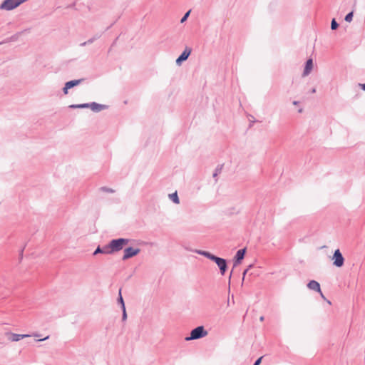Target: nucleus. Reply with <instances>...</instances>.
<instances>
[{
    "instance_id": "f257e3e1",
    "label": "nucleus",
    "mask_w": 365,
    "mask_h": 365,
    "mask_svg": "<svg viewBox=\"0 0 365 365\" xmlns=\"http://www.w3.org/2000/svg\"><path fill=\"white\" fill-rule=\"evenodd\" d=\"M197 252L198 254H200L201 255H203V256L207 257L208 259L214 261L217 264V266L219 267L221 274L222 275L225 274V272L227 270V263H226L225 259H224L222 258H220V257H216V256H215V255H212L211 253H210L208 252H206V251L199 250Z\"/></svg>"
},
{
    "instance_id": "f03ea898",
    "label": "nucleus",
    "mask_w": 365,
    "mask_h": 365,
    "mask_svg": "<svg viewBox=\"0 0 365 365\" xmlns=\"http://www.w3.org/2000/svg\"><path fill=\"white\" fill-rule=\"evenodd\" d=\"M128 240L125 239H118L113 240L110 242L109 247H108V254L113 252H117L123 249V247L128 244Z\"/></svg>"
},
{
    "instance_id": "7ed1b4c3",
    "label": "nucleus",
    "mask_w": 365,
    "mask_h": 365,
    "mask_svg": "<svg viewBox=\"0 0 365 365\" xmlns=\"http://www.w3.org/2000/svg\"><path fill=\"white\" fill-rule=\"evenodd\" d=\"M207 334V332L205 331L204 327L202 326H200L192 330L190 336L187 337L186 339H197L205 336Z\"/></svg>"
},
{
    "instance_id": "20e7f679",
    "label": "nucleus",
    "mask_w": 365,
    "mask_h": 365,
    "mask_svg": "<svg viewBox=\"0 0 365 365\" xmlns=\"http://www.w3.org/2000/svg\"><path fill=\"white\" fill-rule=\"evenodd\" d=\"M22 4L21 0H5L1 5V9L11 10Z\"/></svg>"
},
{
    "instance_id": "39448f33",
    "label": "nucleus",
    "mask_w": 365,
    "mask_h": 365,
    "mask_svg": "<svg viewBox=\"0 0 365 365\" xmlns=\"http://www.w3.org/2000/svg\"><path fill=\"white\" fill-rule=\"evenodd\" d=\"M332 259L334 260L333 264L337 267H341L343 266L344 262V259L340 252L339 250H336Z\"/></svg>"
},
{
    "instance_id": "423d86ee",
    "label": "nucleus",
    "mask_w": 365,
    "mask_h": 365,
    "mask_svg": "<svg viewBox=\"0 0 365 365\" xmlns=\"http://www.w3.org/2000/svg\"><path fill=\"white\" fill-rule=\"evenodd\" d=\"M140 252L139 249H133L132 247H128L124 250V255L123 257V259H127L130 257L135 256Z\"/></svg>"
},
{
    "instance_id": "0eeeda50",
    "label": "nucleus",
    "mask_w": 365,
    "mask_h": 365,
    "mask_svg": "<svg viewBox=\"0 0 365 365\" xmlns=\"http://www.w3.org/2000/svg\"><path fill=\"white\" fill-rule=\"evenodd\" d=\"M9 336V340L11 341H18L20 339L29 337L30 335L29 334H14V333H9L7 334Z\"/></svg>"
},
{
    "instance_id": "6e6552de",
    "label": "nucleus",
    "mask_w": 365,
    "mask_h": 365,
    "mask_svg": "<svg viewBox=\"0 0 365 365\" xmlns=\"http://www.w3.org/2000/svg\"><path fill=\"white\" fill-rule=\"evenodd\" d=\"M191 53V49L186 48L182 54L177 58L176 63L180 65L182 61H185Z\"/></svg>"
},
{
    "instance_id": "1a4fd4ad",
    "label": "nucleus",
    "mask_w": 365,
    "mask_h": 365,
    "mask_svg": "<svg viewBox=\"0 0 365 365\" xmlns=\"http://www.w3.org/2000/svg\"><path fill=\"white\" fill-rule=\"evenodd\" d=\"M312 68H313V61L312 58H310V59H308L306 63L303 76H307L312 71Z\"/></svg>"
},
{
    "instance_id": "9d476101",
    "label": "nucleus",
    "mask_w": 365,
    "mask_h": 365,
    "mask_svg": "<svg viewBox=\"0 0 365 365\" xmlns=\"http://www.w3.org/2000/svg\"><path fill=\"white\" fill-rule=\"evenodd\" d=\"M307 287L310 289H312V290H315L318 292H321V288H320V284L319 282H317V281L315 280H311L308 284H307Z\"/></svg>"
},
{
    "instance_id": "9b49d317",
    "label": "nucleus",
    "mask_w": 365,
    "mask_h": 365,
    "mask_svg": "<svg viewBox=\"0 0 365 365\" xmlns=\"http://www.w3.org/2000/svg\"><path fill=\"white\" fill-rule=\"evenodd\" d=\"M245 254V249L239 250L235 256V264H240L241 260L244 258Z\"/></svg>"
},
{
    "instance_id": "f8f14e48",
    "label": "nucleus",
    "mask_w": 365,
    "mask_h": 365,
    "mask_svg": "<svg viewBox=\"0 0 365 365\" xmlns=\"http://www.w3.org/2000/svg\"><path fill=\"white\" fill-rule=\"evenodd\" d=\"M81 81V79L68 81L66 83V88H71L76 86H78Z\"/></svg>"
},
{
    "instance_id": "ddd939ff",
    "label": "nucleus",
    "mask_w": 365,
    "mask_h": 365,
    "mask_svg": "<svg viewBox=\"0 0 365 365\" xmlns=\"http://www.w3.org/2000/svg\"><path fill=\"white\" fill-rule=\"evenodd\" d=\"M169 197H170V200H172L176 204H178L180 202L178 197L177 192H174L173 194H170L169 195Z\"/></svg>"
},
{
    "instance_id": "4468645a",
    "label": "nucleus",
    "mask_w": 365,
    "mask_h": 365,
    "mask_svg": "<svg viewBox=\"0 0 365 365\" xmlns=\"http://www.w3.org/2000/svg\"><path fill=\"white\" fill-rule=\"evenodd\" d=\"M100 190L101 191L106 192H110V193L114 192V190L109 188V187H101Z\"/></svg>"
},
{
    "instance_id": "2eb2a0df",
    "label": "nucleus",
    "mask_w": 365,
    "mask_h": 365,
    "mask_svg": "<svg viewBox=\"0 0 365 365\" xmlns=\"http://www.w3.org/2000/svg\"><path fill=\"white\" fill-rule=\"evenodd\" d=\"M118 301L121 304L122 308L124 309L125 308V304H124L123 299L122 295H121V289L119 290V299H118Z\"/></svg>"
},
{
    "instance_id": "dca6fc26",
    "label": "nucleus",
    "mask_w": 365,
    "mask_h": 365,
    "mask_svg": "<svg viewBox=\"0 0 365 365\" xmlns=\"http://www.w3.org/2000/svg\"><path fill=\"white\" fill-rule=\"evenodd\" d=\"M352 18H353V12H350L345 16V21L347 22H350L352 21Z\"/></svg>"
},
{
    "instance_id": "f3484780",
    "label": "nucleus",
    "mask_w": 365,
    "mask_h": 365,
    "mask_svg": "<svg viewBox=\"0 0 365 365\" xmlns=\"http://www.w3.org/2000/svg\"><path fill=\"white\" fill-rule=\"evenodd\" d=\"M106 252H108V248L105 249L104 250H102L100 247H98L96 250V251L94 252V255H96L97 253H100V252L107 253Z\"/></svg>"
},
{
    "instance_id": "a211bd4d",
    "label": "nucleus",
    "mask_w": 365,
    "mask_h": 365,
    "mask_svg": "<svg viewBox=\"0 0 365 365\" xmlns=\"http://www.w3.org/2000/svg\"><path fill=\"white\" fill-rule=\"evenodd\" d=\"M190 11H191L190 10V11H187V12L184 15V16L182 18V19H181V21H180V22H181V23H183V22H185V21L187 20V19L188 18V16H189V15H190Z\"/></svg>"
},
{
    "instance_id": "6ab92c4d",
    "label": "nucleus",
    "mask_w": 365,
    "mask_h": 365,
    "mask_svg": "<svg viewBox=\"0 0 365 365\" xmlns=\"http://www.w3.org/2000/svg\"><path fill=\"white\" fill-rule=\"evenodd\" d=\"M337 27H338V24L336 22L335 19H333V20L331 21V29L334 30V29H336Z\"/></svg>"
},
{
    "instance_id": "aec40b11",
    "label": "nucleus",
    "mask_w": 365,
    "mask_h": 365,
    "mask_svg": "<svg viewBox=\"0 0 365 365\" xmlns=\"http://www.w3.org/2000/svg\"><path fill=\"white\" fill-rule=\"evenodd\" d=\"M88 104H81V105H72L71 108H86L88 107Z\"/></svg>"
},
{
    "instance_id": "412c9836",
    "label": "nucleus",
    "mask_w": 365,
    "mask_h": 365,
    "mask_svg": "<svg viewBox=\"0 0 365 365\" xmlns=\"http://www.w3.org/2000/svg\"><path fill=\"white\" fill-rule=\"evenodd\" d=\"M262 356L259 357L255 363L254 365H259L262 361Z\"/></svg>"
},
{
    "instance_id": "4be33fe9",
    "label": "nucleus",
    "mask_w": 365,
    "mask_h": 365,
    "mask_svg": "<svg viewBox=\"0 0 365 365\" xmlns=\"http://www.w3.org/2000/svg\"><path fill=\"white\" fill-rule=\"evenodd\" d=\"M123 319L125 320L126 319V317H127L126 312H125V307L124 309H123Z\"/></svg>"
},
{
    "instance_id": "5701e85b",
    "label": "nucleus",
    "mask_w": 365,
    "mask_h": 365,
    "mask_svg": "<svg viewBox=\"0 0 365 365\" xmlns=\"http://www.w3.org/2000/svg\"><path fill=\"white\" fill-rule=\"evenodd\" d=\"M98 106H98V105H97V104H96V103H93V104L91 106V107H92V109H93V110H97Z\"/></svg>"
},
{
    "instance_id": "b1692460",
    "label": "nucleus",
    "mask_w": 365,
    "mask_h": 365,
    "mask_svg": "<svg viewBox=\"0 0 365 365\" xmlns=\"http://www.w3.org/2000/svg\"><path fill=\"white\" fill-rule=\"evenodd\" d=\"M68 88H66V83L65 84V87L63 88V92L65 94H67L68 93Z\"/></svg>"
},
{
    "instance_id": "393cba45",
    "label": "nucleus",
    "mask_w": 365,
    "mask_h": 365,
    "mask_svg": "<svg viewBox=\"0 0 365 365\" xmlns=\"http://www.w3.org/2000/svg\"><path fill=\"white\" fill-rule=\"evenodd\" d=\"M322 297V299H324V300H326V298L324 297V295L323 294V293L321 292H319Z\"/></svg>"
},
{
    "instance_id": "a878e982",
    "label": "nucleus",
    "mask_w": 365,
    "mask_h": 365,
    "mask_svg": "<svg viewBox=\"0 0 365 365\" xmlns=\"http://www.w3.org/2000/svg\"><path fill=\"white\" fill-rule=\"evenodd\" d=\"M48 338V336H46L45 338L38 339V341H43V340L47 339Z\"/></svg>"
},
{
    "instance_id": "bb28decb",
    "label": "nucleus",
    "mask_w": 365,
    "mask_h": 365,
    "mask_svg": "<svg viewBox=\"0 0 365 365\" xmlns=\"http://www.w3.org/2000/svg\"><path fill=\"white\" fill-rule=\"evenodd\" d=\"M362 88L365 91V83L362 85Z\"/></svg>"
},
{
    "instance_id": "cd10ccee",
    "label": "nucleus",
    "mask_w": 365,
    "mask_h": 365,
    "mask_svg": "<svg viewBox=\"0 0 365 365\" xmlns=\"http://www.w3.org/2000/svg\"><path fill=\"white\" fill-rule=\"evenodd\" d=\"M263 320H264V317H260V321H262V322Z\"/></svg>"
},
{
    "instance_id": "c85d7f7f",
    "label": "nucleus",
    "mask_w": 365,
    "mask_h": 365,
    "mask_svg": "<svg viewBox=\"0 0 365 365\" xmlns=\"http://www.w3.org/2000/svg\"><path fill=\"white\" fill-rule=\"evenodd\" d=\"M247 270H245V271L244 272V273H243V275H244V276L245 275V274H247Z\"/></svg>"
},
{
    "instance_id": "c756f323",
    "label": "nucleus",
    "mask_w": 365,
    "mask_h": 365,
    "mask_svg": "<svg viewBox=\"0 0 365 365\" xmlns=\"http://www.w3.org/2000/svg\"><path fill=\"white\" fill-rule=\"evenodd\" d=\"M294 105H297V101H294L293 103Z\"/></svg>"
},
{
    "instance_id": "7c9ffc66",
    "label": "nucleus",
    "mask_w": 365,
    "mask_h": 365,
    "mask_svg": "<svg viewBox=\"0 0 365 365\" xmlns=\"http://www.w3.org/2000/svg\"><path fill=\"white\" fill-rule=\"evenodd\" d=\"M299 113H302V109H299Z\"/></svg>"
}]
</instances>
